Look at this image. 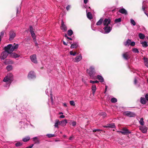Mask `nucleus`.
Here are the masks:
<instances>
[{"mask_svg":"<svg viewBox=\"0 0 148 148\" xmlns=\"http://www.w3.org/2000/svg\"><path fill=\"white\" fill-rule=\"evenodd\" d=\"M139 123L141 125H143L144 124V122L143 121V118H141L139 121Z\"/></svg>","mask_w":148,"mask_h":148,"instance_id":"obj_42","label":"nucleus"},{"mask_svg":"<svg viewBox=\"0 0 148 148\" xmlns=\"http://www.w3.org/2000/svg\"><path fill=\"white\" fill-rule=\"evenodd\" d=\"M111 101L112 103H115L117 101V99L115 98H111Z\"/></svg>","mask_w":148,"mask_h":148,"instance_id":"obj_40","label":"nucleus"},{"mask_svg":"<svg viewBox=\"0 0 148 148\" xmlns=\"http://www.w3.org/2000/svg\"><path fill=\"white\" fill-rule=\"evenodd\" d=\"M63 44L64 45H67V44L64 41H63Z\"/></svg>","mask_w":148,"mask_h":148,"instance_id":"obj_60","label":"nucleus"},{"mask_svg":"<svg viewBox=\"0 0 148 148\" xmlns=\"http://www.w3.org/2000/svg\"><path fill=\"white\" fill-rule=\"evenodd\" d=\"M143 59L145 66L148 67V58L144 57L143 58Z\"/></svg>","mask_w":148,"mask_h":148,"instance_id":"obj_24","label":"nucleus"},{"mask_svg":"<svg viewBox=\"0 0 148 148\" xmlns=\"http://www.w3.org/2000/svg\"><path fill=\"white\" fill-rule=\"evenodd\" d=\"M82 58V56L81 55H80L79 56H77L75 58V60L76 62H78L80 61Z\"/></svg>","mask_w":148,"mask_h":148,"instance_id":"obj_23","label":"nucleus"},{"mask_svg":"<svg viewBox=\"0 0 148 148\" xmlns=\"http://www.w3.org/2000/svg\"><path fill=\"white\" fill-rule=\"evenodd\" d=\"M101 130L99 129H94L93 130V132H95L96 131L99 132Z\"/></svg>","mask_w":148,"mask_h":148,"instance_id":"obj_54","label":"nucleus"},{"mask_svg":"<svg viewBox=\"0 0 148 148\" xmlns=\"http://www.w3.org/2000/svg\"><path fill=\"white\" fill-rule=\"evenodd\" d=\"M71 8V5H68L66 8L67 10L68 11Z\"/></svg>","mask_w":148,"mask_h":148,"instance_id":"obj_52","label":"nucleus"},{"mask_svg":"<svg viewBox=\"0 0 148 148\" xmlns=\"http://www.w3.org/2000/svg\"><path fill=\"white\" fill-rule=\"evenodd\" d=\"M122 134L126 135L131 133V132L129 131L126 128L124 127L122 130Z\"/></svg>","mask_w":148,"mask_h":148,"instance_id":"obj_7","label":"nucleus"},{"mask_svg":"<svg viewBox=\"0 0 148 148\" xmlns=\"http://www.w3.org/2000/svg\"><path fill=\"white\" fill-rule=\"evenodd\" d=\"M88 1V0H84V3L85 4H86L87 3Z\"/></svg>","mask_w":148,"mask_h":148,"instance_id":"obj_61","label":"nucleus"},{"mask_svg":"<svg viewBox=\"0 0 148 148\" xmlns=\"http://www.w3.org/2000/svg\"><path fill=\"white\" fill-rule=\"evenodd\" d=\"M145 99L147 101H148V93L146 94L145 95Z\"/></svg>","mask_w":148,"mask_h":148,"instance_id":"obj_50","label":"nucleus"},{"mask_svg":"<svg viewBox=\"0 0 148 148\" xmlns=\"http://www.w3.org/2000/svg\"><path fill=\"white\" fill-rule=\"evenodd\" d=\"M103 19L101 18L99 20L97 23L96 25H100L103 22Z\"/></svg>","mask_w":148,"mask_h":148,"instance_id":"obj_32","label":"nucleus"},{"mask_svg":"<svg viewBox=\"0 0 148 148\" xmlns=\"http://www.w3.org/2000/svg\"><path fill=\"white\" fill-rule=\"evenodd\" d=\"M121 21V18H119L117 19H116L114 20V22L115 23H120Z\"/></svg>","mask_w":148,"mask_h":148,"instance_id":"obj_34","label":"nucleus"},{"mask_svg":"<svg viewBox=\"0 0 148 148\" xmlns=\"http://www.w3.org/2000/svg\"><path fill=\"white\" fill-rule=\"evenodd\" d=\"M90 82L92 84H94V83H99V81H98L97 80H95V81H93L92 80H90Z\"/></svg>","mask_w":148,"mask_h":148,"instance_id":"obj_46","label":"nucleus"},{"mask_svg":"<svg viewBox=\"0 0 148 148\" xmlns=\"http://www.w3.org/2000/svg\"><path fill=\"white\" fill-rule=\"evenodd\" d=\"M90 7L88 9H86V12L87 18L89 19H91L92 18V15L90 12H88V11H90Z\"/></svg>","mask_w":148,"mask_h":148,"instance_id":"obj_13","label":"nucleus"},{"mask_svg":"<svg viewBox=\"0 0 148 148\" xmlns=\"http://www.w3.org/2000/svg\"><path fill=\"white\" fill-rule=\"evenodd\" d=\"M123 114L124 115L130 117H134L135 116V114L134 112L129 111L125 112Z\"/></svg>","mask_w":148,"mask_h":148,"instance_id":"obj_5","label":"nucleus"},{"mask_svg":"<svg viewBox=\"0 0 148 148\" xmlns=\"http://www.w3.org/2000/svg\"><path fill=\"white\" fill-rule=\"evenodd\" d=\"M130 45L132 46H134L135 45V43L134 42H131Z\"/></svg>","mask_w":148,"mask_h":148,"instance_id":"obj_51","label":"nucleus"},{"mask_svg":"<svg viewBox=\"0 0 148 148\" xmlns=\"http://www.w3.org/2000/svg\"><path fill=\"white\" fill-rule=\"evenodd\" d=\"M30 58L31 61L32 62L35 63H37V62L36 60V56L35 54L31 55L30 57Z\"/></svg>","mask_w":148,"mask_h":148,"instance_id":"obj_11","label":"nucleus"},{"mask_svg":"<svg viewBox=\"0 0 148 148\" xmlns=\"http://www.w3.org/2000/svg\"><path fill=\"white\" fill-rule=\"evenodd\" d=\"M132 51L134 53H138L139 51L137 49L134 48L132 49Z\"/></svg>","mask_w":148,"mask_h":148,"instance_id":"obj_41","label":"nucleus"},{"mask_svg":"<svg viewBox=\"0 0 148 148\" xmlns=\"http://www.w3.org/2000/svg\"><path fill=\"white\" fill-rule=\"evenodd\" d=\"M5 32L4 31H3L1 32V35H0V37H3V36Z\"/></svg>","mask_w":148,"mask_h":148,"instance_id":"obj_49","label":"nucleus"},{"mask_svg":"<svg viewBox=\"0 0 148 148\" xmlns=\"http://www.w3.org/2000/svg\"><path fill=\"white\" fill-rule=\"evenodd\" d=\"M140 129L144 133L146 132L147 128L145 126H142L140 127Z\"/></svg>","mask_w":148,"mask_h":148,"instance_id":"obj_15","label":"nucleus"},{"mask_svg":"<svg viewBox=\"0 0 148 148\" xmlns=\"http://www.w3.org/2000/svg\"><path fill=\"white\" fill-rule=\"evenodd\" d=\"M59 121L58 119H56L55 120V123L54 125L55 128H59L58 125H59Z\"/></svg>","mask_w":148,"mask_h":148,"instance_id":"obj_27","label":"nucleus"},{"mask_svg":"<svg viewBox=\"0 0 148 148\" xmlns=\"http://www.w3.org/2000/svg\"><path fill=\"white\" fill-rule=\"evenodd\" d=\"M123 58L126 60H128L130 58V56L128 54V52H126L123 53Z\"/></svg>","mask_w":148,"mask_h":148,"instance_id":"obj_19","label":"nucleus"},{"mask_svg":"<svg viewBox=\"0 0 148 148\" xmlns=\"http://www.w3.org/2000/svg\"><path fill=\"white\" fill-rule=\"evenodd\" d=\"M130 23L133 26H135L136 25L135 22L132 18L130 19Z\"/></svg>","mask_w":148,"mask_h":148,"instance_id":"obj_38","label":"nucleus"},{"mask_svg":"<svg viewBox=\"0 0 148 148\" xmlns=\"http://www.w3.org/2000/svg\"><path fill=\"white\" fill-rule=\"evenodd\" d=\"M87 73L89 74L91 79H95L96 76L95 75L94 67L93 66H91L89 69L86 70Z\"/></svg>","mask_w":148,"mask_h":148,"instance_id":"obj_4","label":"nucleus"},{"mask_svg":"<svg viewBox=\"0 0 148 148\" xmlns=\"http://www.w3.org/2000/svg\"><path fill=\"white\" fill-rule=\"evenodd\" d=\"M65 117V116L64 115H61L60 116V118H64Z\"/></svg>","mask_w":148,"mask_h":148,"instance_id":"obj_59","label":"nucleus"},{"mask_svg":"<svg viewBox=\"0 0 148 148\" xmlns=\"http://www.w3.org/2000/svg\"><path fill=\"white\" fill-rule=\"evenodd\" d=\"M36 46L38 48V44L37 42H36V43L35 44Z\"/></svg>","mask_w":148,"mask_h":148,"instance_id":"obj_64","label":"nucleus"},{"mask_svg":"<svg viewBox=\"0 0 148 148\" xmlns=\"http://www.w3.org/2000/svg\"><path fill=\"white\" fill-rule=\"evenodd\" d=\"M27 120L26 119H25L24 120V121H21L19 123H20L21 124L23 125V127L25 128V127H26L27 126V124L26 123Z\"/></svg>","mask_w":148,"mask_h":148,"instance_id":"obj_21","label":"nucleus"},{"mask_svg":"<svg viewBox=\"0 0 148 148\" xmlns=\"http://www.w3.org/2000/svg\"><path fill=\"white\" fill-rule=\"evenodd\" d=\"M18 47L17 44L14 46H12V44H10L4 48L5 50L9 54H11L13 51L16 49Z\"/></svg>","mask_w":148,"mask_h":148,"instance_id":"obj_2","label":"nucleus"},{"mask_svg":"<svg viewBox=\"0 0 148 148\" xmlns=\"http://www.w3.org/2000/svg\"><path fill=\"white\" fill-rule=\"evenodd\" d=\"M34 146V144H32L30 145L29 146L27 147L26 148H32Z\"/></svg>","mask_w":148,"mask_h":148,"instance_id":"obj_56","label":"nucleus"},{"mask_svg":"<svg viewBox=\"0 0 148 148\" xmlns=\"http://www.w3.org/2000/svg\"><path fill=\"white\" fill-rule=\"evenodd\" d=\"M97 77L100 82H104V79L101 76L99 75H97Z\"/></svg>","mask_w":148,"mask_h":148,"instance_id":"obj_25","label":"nucleus"},{"mask_svg":"<svg viewBox=\"0 0 148 148\" xmlns=\"http://www.w3.org/2000/svg\"><path fill=\"white\" fill-rule=\"evenodd\" d=\"M137 83V78L136 77L134 78V84H136Z\"/></svg>","mask_w":148,"mask_h":148,"instance_id":"obj_55","label":"nucleus"},{"mask_svg":"<svg viewBox=\"0 0 148 148\" xmlns=\"http://www.w3.org/2000/svg\"><path fill=\"white\" fill-rule=\"evenodd\" d=\"M30 139V137L29 136H26L23 138L22 140L24 142H26L28 141Z\"/></svg>","mask_w":148,"mask_h":148,"instance_id":"obj_29","label":"nucleus"},{"mask_svg":"<svg viewBox=\"0 0 148 148\" xmlns=\"http://www.w3.org/2000/svg\"><path fill=\"white\" fill-rule=\"evenodd\" d=\"M147 101L146 100L145 98L143 97H141L140 99V103L143 104H145Z\"/></svg>","mask_w":148,"mask_h":148,"instance_id":"obj_20","label":"nucleus"},{"mask_svg":"<svg viewBox=\"0 0 148 148\" xmlns=\"http://www.w3.org/2000/svg\"><path fill=\"white\" fill-rule=\"evenodd\" d=\"M78 46V44L77 42H74L71 45L70 48L71 49L76 48Z\"/></svg>","mask_w":148,"mask_h":148,"instance_id":"obj_17","label":"nucleus"},{"mask_svg":"<svg viewBox=\"0 0 148 148\" xmlns=\"http://www.w3.org/2000/svg\"><path fill=\"white\" fill-rule=\"evenodd\" d=\"M47 136L49 138H51L54 137L55 135L54 134H48L47 135Z\"/></svg>","mask_w":148,"mask_h":148,"instance_id":"obj_43","label":"nucleus"},{"mask_svg":"<svg viewBox=\"0 0 148 148\" xmlns=\"http://www.w3.org/2000/svg\"><path fill=\"white\" fill-rule=\"evenodd\" d=\"M10 40H12L16 36V33L13 31L11 30L9 32Z\"/></svg>","mask_w":148,"mask_h":148,"instance_id":"obj_6","label":"nucleus"},{"mask_svg":"<svg viewBox=\"0 0 148 148\" xmlns=\"http://www.w3.org/2000/svg\"><path fill=\"white\" fill-rule=\"evenodd\" d=\"M30 32L31 35L32 36L33 39V40H35L36 38V36L33 30V28L32 26H29Z\"/></svg>","mask_w":148,"mask_h":148,"instance_id":"obj_9","label":"nucleus"},{"mask_svg":"<svg viewBox=\"0 0 148 148\" xmlns=\"http://www.w3.org/2000/svg\"><path fill=\"white\" fill-rule=\"evenodd\" d=\"M96 90V86L95 85H93L92 86V93L94 95L95 92Z\"/></svg>","mask_w":148,"mask_h":148,"instance_id":"obj_28","label":"nucleus"},{"mask_svg":"<svg viewBox=\"0 0 148 148\" xmlns=\"http://www.w3.org/2000/svg\"><path fill=\"white\" fill-rule=\"evenodd\" d=\"M63 105H64V106L65 107H67V104L66 103H63Z\"/></svg>","mask_w":148,"mask_h":148,"instance_id":"obj_63","label":"nucleus"},{"mask_svg":"<svg viewBox=\"0 0 148 148\" xmlns=\"http://www.w3.org/2000/svg\"><path fill=\"white\" fill-rule=\"evenodd\" d=\"M23 145V143L18 142L15 144V145L16 147H18L21 146Z\"/></svg>","mask_w":148,"mask_h":148,"instance_id":"obj_35","label":"nucleus"},{"mask_svg":"<svg viewBox=\"0 0 148 148\" xmlns=\"http://www.w3.org/2000/svg\"><path fill=\"white\" fill-rule=\"evenodd\" d=\"M64 37H66V39H69L70 40H72V39L71 38L68 37L67 36V35L66 34H65Z\"/></svg>","mask_w":148,"mask_h":148,"instance_id":"obj_47","label":"nucleus"},{"mask_svg":"<svg viewBox=\"0 0 148 148\" xmlns=\"http://www.w3.org/2000/svg\"><path fill=\"white\" fill-rule=\"evenodd\" d=\"M144 3H145V1H143V5L142 6V9H143V10L144 11H145V7L144 6Z\"/></svg>","mask_w":148,"mask_h":148,"instance_id":"obj_53","label":"nucleus"},{"mask_svg":"<svg viewBox=\"0 0 148 148\" xmlns=\"http://www.w3.org/2000/svg\"><path fill=\"white\" fill-rule=\"evenodd\" d=\"M33 139L35 144H39L40 143V140L38 139L37 137H34L33 138Z\"/></svg>","mask_w":148,"mask_h":148,"instance_id":"obj_26","label":"nucleus"},{"mask_svg":"<svg viewBox=\"0 0 148 148\" xmlns=\"http://www.w3.org/2000/svg\"><path fill=\"white\" fill-rule=\"evenodd\" d=\"M143 47H146L148 46V44L147 42L145 41H143L141 42Z\"/></svg>","mask_w":148,"mask_h":148,"instance_id":"obj_30","label":"nucleus"},{"mask_svg":"<svg viewBox=\"0 0 148 148\" xmlns=\"http://www.w3.org/2000/svg\"><path fill=\"white\" fill-rule=\"evenodd\" d=\"M138 36L139 38L141 39H143L145 38V35L141 33H140L139 34Z\"/></svg>","mask_w":148,"mask_h":148,"instance_id":"obj_31","label":"nucleus"},{"mask_svg":"<svg viewBox=\"0 0 148 148\" xmlns=\"http://www.w3.org/2000/svg\"><path fill=\"white\" fill-rule=\"evenodd\" d=\"M117 132H119V133H121L122 134V130L121 131H117Z\"/></svg>","mask_w":148,"mask_h":148,"instance_id":"obj_62","label":"nucleus"},{"mask_svg":"<svg viewBox=\"0 0 148 148\" xmlns=\"http://www.w3.org/2000/svg\"><path fill=\"white\" fill-rule=\"evenodd\" d=\"M67 123V120L65 119L60 121H59V125L62 126H65Z\"/></svg>","mask_w":148,"mask_h":148,"instance_id":"obj_12","label":"nucleus"},{"mask_svg":"<svg viewBox=\"0 0 148 148\" xmlns=\"http://www.w3.org/2000/svg\"><path fill=\"white\" fill-rule=\"evenodd\" d=\"M45 92H46V94L48 96H49V93L48 92V89H47L46 91H45Z\"/></svg>","mask_w":148,"mask_h":148,"instance_id":"obj_58","label":"nucleus"},{"mask_svg":"<svg viewBox=\"0 0 148 148\" xmlns=\"http://www.w3.org/2000/svg\"><path fill=\"white\" fill-rule=\"evenodd\" d=\"M8 53L5 51L2 52L0 56V58L1 60H4L8 56Z\"/></svg>","mask_w":148,"mask_h":148,"instance_id":"obj_8","label":"nucleus"},{"mask_svg":"<svg viewBox=\"0 0 148 148\" xmlns=\"http://www.w3.org/2000/svg\"><path fill=\"white\" fill-rule=\"evenodd\" d=\"M11 56L12 57L14 58H18L20 56L19 55L15 53H12L11 54Z\"/></svg>","mask_w":148,"mask_h":148,"instance_id":"obj_33","label":"nucleus"},{"mask_svg":"<svg viewBox=\"0 0 148 148\" xmlns=\"http://www.w3.org/2000/svg\"><path fill=\"white\" fill-rule=\"evenodd\" d=\"M111 20L109 18H106L103 22V24L105 27L103 29L105 31L104 34L109 33L112 29V25L111 24Z\"/></svg>","mask_w":148,"mask_h":148,"instance_id":"obj_1","label":"nucleus"},{"mask_svg":"<svg viewBox=\"0 0 148 148\" xmlns=\"http://www.w3.org/2000/svg\"><path fill=\"white\" fill-rule=\"evenodd\" d=\"M12 65H8L6 67V69L7 70L9 71L12 70Z\"/></svg>","mask_w":148,"mask_h":148,"instance_id":"obj_36","label":"nucleus"},{"mask_svg":"<svg viewBox=\"0 0 148 148\" xmlns=\"http://www.w3.org/2000/svg\"><path fill=\"white\" fill-rule=\"evenodd\" d=\"M13 78V75L12 73H9L7 74V76H5L4 78L3 81L6 82V87H9L11 84L12 79Z\"/></svg>","mask_w":148,"mask_h":148,"instance_id":"obj_3","label":"nucleus"},{"mask_svg":"<svg viewBox=\"0 0 148 148\" xmlns=\"http://www.w3.org/2000/svg\"><path fill=\"white\" fill-rule=\"evenodd\" d=\"M61 28L63 31H66L67 30L66 27L64 24L63 20L62 21L61 26Z\"/></svg>","mask_w":148,"mask_h":148,"instance_id":"obj_16","label":"nucleus"},{"mask_svg":"<svg viewBox=\"0 0 148 148\" xmlns=\"http://www.w3.org/2000/svg\"><path fill=\"white\" fill-rule=\"evenodd\" d=\"M70 104L72 106H74L75 103L73 101H69Z\"/></svg>","mask_w":148,"mask_h":148,"instance_id":"obj_44","label":"nucleus"},{"mask_svg":"<svg viewBox=\"0 0 148 148\" xmlns=\"http://www.w3.org/2000/svg\"><path fill=\"white\" fill-rule=\"evenodd\" d=\"M119 12L120 13L122 14H124L125 15H126L127 14V11L124 8L120 9L119 10Z\"/></svg>","mask_w":148,"mask_h":148,"instance_id":"obj_18","label":"nucleus"},{"mask_svg":"<svg viewBox=\"0 0 148 148\" xmlns=\"http://www.w3.org/2000/svg\"><path fill=\"white\" fill-rule=\"evenodd\" d=\"M101 115L103 116V117H105L106 116V114L105 112H102L101 113Z\"/></svg>","mask_w":148,"mask_h":148,"instance_id":"obj_48","label":"nucleus"},{"mask_svg":"<svg viewBox=\"0 0 148 148\" xmlns=\"http://www.w3.org/2000/svg\"><path fill=\"white\" fill-rule=\"evenodd\" d=\"M67 33L69 36H71L73 34V32L72 30L70 29L68 30Z\"/></svg>","mask_w":148,"mask_h":148,"instance_id":"obj_37","label":"nucleus"},{"mask_svg":"<svg viewBox=\"0 0 148 148\" xmlns=\"http://www.w3.org/2000/svg\"><path fill=\"white\" fill-rule=\"evenodd\" d=\"M131 41L130 40L128 39L126 42H123L124 45L125 46H129L130 45Z\"/></svg>","mask_w":148,"mask_h":148,"instance_id":"obj_22","label":"nucleus"},{"mask_svg":"<svg viewBox=\"0 0 148 148\" xmlns=\"http://www.w3.org/2000/svg\"><path fill=\"white\" fill-rule=\"evenodd\" d=\"M103 127L105 128L110 127L111 128H114L116 127L115 124L114 123L108 124L106 125L103 126Z\"/></svg>","mask_w":148,"mask_h":148,"instance_id":"obj_14","label":"nucleus"},{"mask_svg":"<svg viewBox=\"0 0 148 148\" xmlns=\"http://www.w3.org/2000/svg\"><path fill=\"white\" fill-rule=\"evenodd\" d=\"M50 97H51V102L52 103H53V95H52V92L51 90H50Z\"/></svg>","mask_w":148,"mask_h":148,"instance_id":"obj_39","label":"nucleus"},{"mask_svg":"<svg viewBox=\"0 0 148 148\" xmlns=\"http://www.w3.org/2000/svg\"><path fill=\"white\" fill-rule=\"evenodd\" d=\"M76 52H75L74 53H73V52L72 51H71L70 52V55L73 56H75L76 55Z\"/></svg>","mask_w":148,"mask_h":148,"instance_id":"obj_45","label":"nucleus"},{"mask_svg":"<svg viewBox=\"0 0 148 148\" xmlns=\"http://www.w3.org/2000/svg\"><path fill=\"white\" fill-rule=\"evenodd\" d=\"M28 78L29 79H32L35 78L36 77V75L34 72L33 71L30 72L28 75Z\"/></svg>","mask_w":148,"mask_h":148,"instance_id":"obj_10","label":"nucleus"},{"mask_svg":"<svg viewBox=\"0 0 148 148\" xmlns=\"http://www.w3.org/2000/svg\"><path fill=\"white\" fill-rule=\"evenodd\" d=\"M76 123L75 122L73 121V122H72V126H74L76 125Z\"/></svg>","mask_w":148,"mask_h":148,"instance_id":"obj_57","label":"nucleus"}]
</instances>
